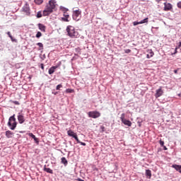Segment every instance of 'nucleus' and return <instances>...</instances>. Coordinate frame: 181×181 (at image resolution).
<instances>
[{"label":"nucleus","instance_id":"35","mask_svg":"<svg viewBox=\"0 0 181 181\" xmlns=\"http://www.w3.org/2000/svg\"><path fill=\"white\" fill-rule=\"evenodd\" d=\"M177 8H179V9H181V1H180L177 4Z\"/></svg>","mask_w":181,"mask_h":181},{"label":"nucleus","instance_id":"29","mask_svg":"<svg viewBox=\"0 0 181 181\" xmlns=\"http://www.w3.org/2000/svg\"><path fill=\"white\" fill-rule=\"evenodd\" d=\"M120 119H121V121H124V119H126L124 113L122 114Z\"/></svg>","mask_w":181,"mask_h":181},{"label":"nucleus","instance_id":"3","mask_svg":"<svg viewBox=\"0 0 181 181\" xmlns=\"http://www.w3.org/2000/svg\"><path fill=\"white\" fill-rule=\"evenodd\" d=\"M8 126L10 127L11 130H15L17 127L16 119L15 118V115H13L8 119Z\"/></svg>","mask_w":181,"mask_h":181},{"label":"nucleus","instance_id":"38","mask_svg":"<svg viewBox=\"0 0 181 181\" xmlns=\"http://www.w3.org/2000/svg\"><path fill=\"white\" fill-rule=\"evenodd\" d=\"M40 67H41V69H42V70H44V69H45L44 64H40Z\"/></svg>","mask_w":181,"mask_h":181},{"label":"nucleus","instance_id":"26","mask_svg":"<svg viewBox=\"0 0 181 181\" xmlns=\"http://www.w3.org/2000/svg\"><path fill=\"white\" fill-rule=\"evenodd\" d=\"M7 35H8V37L11 38V41H13V36L11 35V32H8Z\"/></svg>","mask_w":181,"mask_h":181},{"label":"nucleus","instance_id":"34","mask_svg":"<svg viewBox=\"0 0 181 181\" xmlns=\"http://www.w3.org/2000/svg\"><path fill=\"white\" fill-rule=\"evenodd\" d=\"M76 142H78V144H80L82 145V146H86V143L81 142L80 140H79V142H78V141H76Z\"/></svg>","mask_w":181,"mask_h":181},{"label":"nucleus","instance_id":"40","mask_svg":"<svg viewBox=\"0 0 181 181\" xmlns=\"http://www.w3.org/2000/svg\"><path fill=\"white\" fill-rule=\"evenodd\" d=\"M177 47L175 48V52H174V54H177Z\"/></svg>","mask_w":181,"mask_h":181},{"label":"nucleus","instance_id":"42","mask_svg":"<svg viewBox=\"0 0 181 181\" xmlns=\"http://www.w3.org/2000/svg\"><path fill=\"white\" fill-rule=\"evenodd\" d=\"M178 47H181V41H180V42H179Z\"/></svg>","mask_w":181,"mask_h":181},{"label":"nucleus","instance_id":"16","mask_svg":"<svg viewBox=\"0 0 181 181\" xmlns=\"http://www.w3.org/2000/svg\"><path fill=\"white\" fill-rule=\"evenodd\" d=\"M122 122L124 124V125H127L128 127H131L132 126V122L130 120H127V119H125L124 120H122Z\"/></svg>","mask_w":181,"mask_h":181},{"label":"nucleus","instance_id":"19","mask_svg":"<svg viewBox=\"0 0 181 181\" xmlns=\"http://www.w3.org/2000/svg\"><path fill=\"white\" fill-rule=\"evenodd\" d=\"M172 167L175 168L177 171H179V173H181V165H173Z\"/></svg>","mask_w":181,"mask_h":181},{"label":"nucleus","instance_id":"4","mask_svg":"<svg viewBox=\"0 0 181 181\" xmlns=\"http://www.w3.org/2000/svg\"><path fill=\"white\" fill-rule=\"evenodd\" d=\"M72 18H73V20L76 21H78L81 18V11L79 8L74 10Z\"/></svg>","mask_w":181,"mask_h":181},{"label":"nucleus","instance_id":"13","mask_svg":"<svg viewBox=\"0 0 181 181\" xmlns=\"http://www.w3.org/2000/svg\"><path fill=\"white\" fill-rule=\"evenodd\" d=\"M6 136L8 139H11V138H13L14 133L13 132H11V130H7L6 132Z\"/></svg>","mask_w":181,"mask_h":181},{"label":"nucleus","instance_id":"45","mask_svg":"<svg viewBox=\"0 0 181 181\" xmlns=\"http://www.w3.org/2000/svg\"><path fill=\"white\" fill-rule=\"evenodd\" d=\"M160 0H156L157 2H160Z\"/></svg>","mask_w":181,"mask_h":181},{"label":"nucleus","instance_id":"33","mask_svg":"<svg viewBox=\"0 0 181 181\" xmlns=\"http://www.w3.org/2000/svg\"><path fill=\"white\" fill-rule=\"evenodd\" d=\"M63 86L62 84H59L57 86V90H59L61 88H62Z\"/></svg>","mask_w":181,"mask_h":181},{"label":"nucleus","instance_id":"9","mask_svg":"<svg viewBox=\"0 0 181 181\" xmlns=\"http://www.w3.org/2000/svg\"><path fill=\"white\" fill-rule=\"evenodd\" d=\"M163 95V90H162L161 87H160L159 89L156 90L155 97L156 98H158L159 97H161Z\"/></svg>","mask_w":181,"mask_h":181},{"label":"nucleus","instance_id":"36","mask_svg":"<svg viewBox=\"0 0 181 181\" xmlns=\"http://www.w3.org/2000/svg\"><path fill=\"white\" fill-rule=\"evenodd\" d=\"M159 144L161 145L162 146H164V141L162 140H160Z\"/></svg>","mask_w":181,"mask_h":181},{"label":"nucleus","instance_id":"18","mask_svg":"<svg viewBox=\"0 0 181 181\" xmlns=\"http://www.w3.org/2000/svg\"><path fill=\"white\" fill-rule=\"evenodd\" d=\"M57 68V66H52L49 69V75H52L54 71H55V69Z\"/></svg>","mask_w":181,"mask_h":181},{"label":"nucleus","instance_id":"7","mask_svg":"<svg viewBox=\"0 0 181 181\" xmlns=\"http://www.w3.org/2000/svg\"><path fill=\"white\" fill-rule=\"evenodd\" d=\"M18 120L20 124H23L25 122V119L24 115L21 112L18 115Z\"/></svg>","mask_w":181,"mask_h":181},{"label":"nucleus","instance_id":"44","mask_svg":"<svg viewBox=\"0 0 181 181\" xmlns=\"http://www.w3.org/2000/svg\"><path fill=\"white\" fill-rule=\"evenodd\" d=\"M52 94H54V95H56L57 94V92L52 93Z\"/></svg>","mask_w":181,"mask_h":181},{"label":"nucleus","instance_id":"32","mask_svg":"<svg viewBox=\"0 0 181 181\" xmlns=\"http://www.w3.org/2000/svg\"><path fill=\"white\" fill-rule=\"evenodd\" d=\"M42 14L41 12H38L37 14V18H42Z\"/></svg>","mask_w":181,"mask_h":181},{"label":"nucleus","instance_id":"1","mask_svg":"<svg viewBox=\"0 0 181 181\" xmlns=\"http://www.w3.org/2000/svg\"><path fill=\"white\" fill-rule=\"evenodd\" d=\"M57 6V2L56 0H50L49 3L45 6L43 11V16H48L54 12Z\"/></svg>","mask_w":181,"mask_h":181},{"label":"nucleus","instance_id":"43","mask_svg":"<svg viewBox=\"0 0 181 181\" xmlns=\"http://www.w3.org/2000/svg\"><path fill=\"white\" fill-rule=\"evenodd\" d=\"M163 148H164V150H165V151L168 150V148H166V146H164Z\"/></svg>","mask_w":181,"mask_h":181},{"label":"nucleus","instance_id":"10","mask_svg":"<svg viewBox=\"0 0 181 181\" xmlns=\"http://www.w3.org/2000/svg\"><path fill=\"white\" fill-rule=\"evenodd\" d=\"M22 11L25 13H30V8L29 7V5L28 4H25L22 8Z\"/></svg>","mask_w":181,"mask_h":181},{"label":"nucleus","instance_id":"39","mask_svg":"<svg viewBox=\"0 0 181 181\" xmlns=\"http://www.w3.org/2000/svg\"><path fill=\"white\" fill-rule=\"evenodd\" d=\"M76 181H85V180L83 179H81V178H78V179H76Z\"/></svg>","mask_w":181,"mask_h":181},{"label":"nucleus","instance_id":"24","mask_svg":"<svg viewBox=\"0 0 181 181\" xmlns=\"http://www.w3.org/2000/svg\"><path fill=\"white\" fill-rule=\"evenodd\" d=\"M44 2L43 0H34V3H35L37 5H41Z\"/></svg>","mask_w":181,"mask_h":181},{"label":"nucleus","instance_id":"41","mask_svg":"<svg viewBox=\"0 0 181 181\" xmlns=\"http://www.w3.org/2000/svg\"><path fill=\"white\" fill-rule=\"evenodd\" d=\"M174 73H175V74H177L178 70H175V71H174Z\"/></svg>","mask_w":181,"mask_h":181},{"label":"nucleus","instance_id":"31","mask_svg":"<svg viewBox=\"0 0 181 181\" xmlns=\"http://www.w3.org/2000/svg\"><path fill=\"white\" fill-rule=\"evenodd\" d=\"M13 104H14V105H21V103H20L18 101H17V100L13 101Z\"/></svg>","mask_w":181,"mask_h":181},{"label":"nucleus","instance_id":"25","mask_svg":"<svg viewBox=\"0 0 181 181\" xmlns=\"http://www.w3.org/2000/svg\"><path fill=\"white\" fill-rule=\"evenodd\" d=\"M146 176H148L149 178L151 177V170H146Z\"/></svg>","mask_w":181,"mask_h":181},{"label":"nucleus","instance_id":"20","mask_svg":"<svg viewBox=\"0 0 181 181\" xmlns=\"http://www.w3.org/2000/svg\"><path fill=\"white\" fill-rule=\"evenodd\" d=\"M61 163H63V165H64V166H66L68 165V160L64 157L61 158Z\"/></svg>","mask_w":181,"mask_h":181},{"label":"nucleus","instance_id":"37","mask_svg":"<svg viewBox=\"0 0 181 181\" xmlns=\"http://www.w3.org/2000/svg\"><path fill=\"white\" fill-rule=\"evenodd\" d=\"M131 49H126V50H124V52L126 53V54H129V53H131Z\"/></svg>","mask_w":181,"mask_h":181},{"label":"nucleus","instance_id":"28","mask_svg":"<svg viewBox=\"0 0 181 181\" xmlns=\"http://www.w3.org/2000/svg\"><path fill=\"white\" fill-rule=\"evenodd\" d=\"M42 36V33L41 32H38L36 34V37L39 38Z\"/></svg>","mask_w":181,"mask_h":181},{"label":"nucleus","instance_id":"21","mask_svg":"<svg viewBox=\"0 0 181 181\" xmlns=\"http://www.w3.org/2000/svg\"><path fill=\"white\" fill-rule=\"evenodd\" d=\"M37 45L39 47V51H42L44 49V45L42 42H37Z\"/></svg>","mask_w":181,"mask_h":181},{"label":"nucleus","instance_id":"12","mask_svg":"<svg viewBox=\"0 0 181 181\" xmlns=\"http://www.w3.org/2000/svg\"><path fill=\"white\" fill-rule=\"evenodd\" d=\"M63 16L64 17L62 18V21L64 22H69V18H70V16L68 13H63Z\"/></svg>","mask_w":181,"mask_h":181},{"label":"nucleus","instance_id":"27","mask_svg":"<svg viewBox=\"0 0 181 181\" xmlns=\"http://www.w3.org/2000/svg\"><path fill=\"white\" fill-rule=\"evenodd\" d=\"M66 92L67 93H74V90L68 88V89L66 90Z\"/></svg>","mask_w":181,"mask_h":181},{"label":"nucleus","instance_id":"23","mask_svg":"<svg viewBox=\"0 0 181 181\" xmlns=\"http://www.w3.org/2000/svg\"><path fill=\"white\" fill-rule=\"evenodd\" d=\"M60 10L63 12V14L68 13L67 11H69V9L64 6H60Z\"/></svg>","mask_w":181,"mask_h":181},{"label":"nucleus","instance_id":"17","mask_svg":"<svg viewBox=\"0 0 181 181\" xmlns=\"http://www.w3.org/2000/svg\"><path fill=\"white\" fill-rule=\"evenodd\" d=\"M29 136L32 137L34 140V141L36 142V144H39V140L37 138H36V136L33 134V133H29L28 134Z\"/></svg>","mask_w":181,"mask_h":181},{"label":"nucleus","instance_id":"11","mask_svg":"<svg viewBox=\"0 0 181 181\" xmlns=\"http://www.w3.org/2000/svg\"><path fill=\"white\" fill-rule=\"evenodd\" d=\"M148 23V18H146L145 19H144L141 22H136V21L134 22L133 25L136 26V25H140V24Z\"/></svg>","mask_w":181,"mask_h":181},{"label":"nucleus","instance_id":"14","mask_svg":"<svg viewBox=\"0 0 181 181\" xmlns=\"http://www.w3.org/2000/svg\"><path fill=\"white\" fill-rule=\"evenodd\" d=\"M146 52L148 53V54H146L147 59H150L151 57H153L154 55V52L152 49H147Z\"/></svg>","mask_w":181,"mask_h":181},{"label":"nucleus","instance_id":"6","mask_svg":"<svg viewBox=\"0 0 181 181\" xmlns=\"http://www.w3.org/2000/svg\"><path fill=\"white\" fill-rule=\"evenodd\" d=\"M67 134L69 136L73 137L76 141V142H79V139L76 133H75L73 130H68Z\"/></svg>","mask_w":181,"mask_h":181},{"label":"nucleus","instance_id":"8","mask_svg":"<svg viewBox=\"0 0 181 181\" xmlns=\"http://www.w3.org/2000/svg\"><path fill=\"white\" fill-rule=\"evenodd\" d=\"M173 9V5L170 3H164V8L165 11H169Z\"/></svg>","mask_w":181,"mask_h":181},{"label":"nucleus","instance_id":"30","mask_svg":"<svg viewBox=\"0 0 181 181\" xmlns=\"http://www.w3.org/2000/svg\"><path fill=\"white\" fill-rule=\"evenodd\" d=\"M101 133H104L105 132V127L104 126H100Z\"/></svg>","mask_w":181,"mask_h":181},{"label":"nucleus","instance_id":"2","mask_svg":"<svg viewBox=\"0 0 181 181\" xmlns=\"http://www.w3.org/2000/svg\"><path fill=\"white\" fill-rule=\"evenodd\" d=\"M66 31L70 37H77L78 36V33L76 31V29L72 25H68Z\"/></svg>","mask_w":181,"mask_h":181},{"label":"nucleus","instance_id":"22","mask_svg":"<svg viewBox=\"0 0 181 181\" xmlns=\"http://www.w3.org/2000/svg\"><path fill=\"white\" fill-rule=\"evenodd\" d=\"M44 171L47 173H50L51 175H53V170L51 169V168H44Z\"/></svg>","mask_w":181,"mask_h":181},{"label":"nucleus","instance_id":"5","mask_svg":"<svg viewBox=\"0 0 181 181\" xmlns=\"http://www.w3.org/2000/svg\"><path fill=\"white\" fill-rule=\"evenodd\" d=\"M88 116L93 119H97L100 116V112L98 111H90L88 112Z\"/></svg>","mask_w":181,"mask_h":181},{"label":"nucleus","instance_id":"15","mask_svg":"<svg viewBox=\"0 0 181 181\" xmlns=\"http://www.w3.org/2000/svg\"><path fill=\"white\" fill-rule=\"evenodd\" d=\"M38 28L39 29L43 32V33H45L46 32V26L42 24V23H38Z\"/></svg>","mask_w":181,"mask_h":181}]
</instances>
